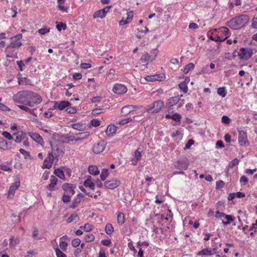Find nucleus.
<instances>
[{
    "label": "nucleus",
    "instance_id": "e2e57ef3",
    "mask_svg": "<svg viewBox=\"0 0 257 257\" xmlns=\"http://www.w3.org/2000/svg\"><path fill=\"white\" fill-rule=\"evenodd\" d=\"M91 123L92 125L94 127L98 126L100 125L99 121L96 119H93L91 121Z\"/></svg>",
    "mask_w": 257,
    "mask_h": 257
},
{
    "label": "nucleus",
    "instance_id": "9b49d317",
    "mask_svg": "<svg viewBox=\"0 0 257 257\" xmlns=\"http://www.w3.org/2000/svg\"><path fill=\"white\" fill-rule=\"evenodd\" d=\"M54 159V156L51 153H49L47 158L45 159L42 168L50 169L52 166Z\"/></svg>",
    "mask_w": 257,
    "mask_h": 257
},
{
    "label": "nucleus",
    "instance_id": "0e129e2a",
    "mask_svg": "<svg viewBox=\"0 0 257 257\" xmlns=\"http://www.w3.org/2000/svg\"><path fill=\"white\" fill-rule=\"evenodd\" d=\"M225 214L222 212H220L219 211H216L215 217L217 218H221L224 217Z\"/></svg>",
    "mask_w": 257,
    "mask_h": 257
},
{
    "label": "nucleus",
    "instance_id": "c03bdc74",
    "mask_svg": "<svg viewBox=\"0 0 257 257\" xmlns=\"http://www.w3.org/2000/svg\"><path fill=\"white\" fill-rule=\"evenodd\" d=\"M56 28L59 31H61L62 30H65L66 29V25L62 22H57Z\"/></svg>",
    "mask_w": 257,
    "mask_h": 257
},
{
    "label": "nucleus",
    "instance_id": "a18cd8bd",
    "mask_svg": "<svg viewBox=\"0 0 257 257\" xmlns=\"http://www.w3.org/2000/svg\"><path fill=\"white\" fill-rule=\"evenodd\" d=\"M95 237L92 234H87L84 238V239L86 242H91L94 240Z\"/></svg>",
    "mask_w": 257,
    "mask_h": 257
},
{
    "label": "nucleus",
    "instance_id": "5fc2aeb1",
    "mask_svg": "<svg viewBox=\"0 0 257 257\" xmlns=\"http://www.w3.org/2000/svg\"><path fill=\"white\" fill-rule=\"evenodd\" d=\"M238 163L239 160L237 159H235L229 163V164H228V167L232 168L235 165H237Z\"/></svg>",
    "mask_w": 257,
    "mask_h": 257
},
{
    "label": "nucleus",
    "instance_id": "680f3d73",
    "mask_svg": "<svg viewBox=\"0 0 257 257\" xmlns=\"http://www.w3.org/2000/svg\"><path fill=\"white\" fill-rule=\"evenodd\" d=\"M74 138H75V136H69L65 138V140L63 141L65 143H69L70 142H73L75 141V140H74Z\"/></svg>",
    "mask_w": 257,
    "mask_h": 257
},
{
    "label": "nucleus",
    "instance_id": "412c9836",
    "mask_svg": "<svg viewBox=\"0 0 257 257\" xmlns=\"http://www.w3.org/2000/svg\"><path fill=\"white\" fill-rule=\"evenodd\" d=\"M164 78L165 76L163 75H153L146 76L145 79L148 81H162Z\"/></svg>",
    "mask_w": 257,
    "mask_h": 257
},
{
    "label": "nucleus",
    "instance_id": "2f4dec72",
    "mask_svg": "<svg viewBox=\"0 0 257 257\" xmlns=\"http://www.w3.org/2000/svg\"><path fill=\"white\" fill-rule=\"evenodd\" d=\"M105 15L104 12V10H99L96 11L93 14V17L94 19L101 18L102 19L105 17Z\"/></svg>",
    "mask_w": 257,
    "mask_h": 257
},
{
    "label": "nucleus",
    "instance_id": "4d7b16f0",
    "mask_svg": "<svg viewBox=\"0 0 257 257\" xmlns=\"http://www.w3.org/2000/svg\"><path fill=\"white\" fill-rule=\"evenodd\" d=\"M221 121L223 123L229 124L230 122V119L226 115L222 117Z\"/></svg>",
    "mask_w": 257,
    "mask_h": 257
},
{
    "label": "nucleus",
    "instance_id": "cd10ccee",
    "mask_svg": "<svg viewBox=\"0 0 257 257\" xmlns=\"http://www.w3.org/2000/svg\"><path fill=\"white\" fill-rule=\"evenodd\" d=\"M50 181L51 183L49 185V188L50 190H52L56 185L58 182V179L55 176H51L50 178Z\"/></svg>",
    "mask_w": 257,
    "mask_h": 257
},
{
    "label": "nucleus",
    "instance_id": "a19ab883",
    "mask_svg": "<svg viewBox=\"0 0 257 257\" xmlns=\"http://www.w3.org/2000/svg\"><path fill=\"white\" fill-rule=\"evenodd\" d=\"M72 127L78 131H81L83 130L84 126L82 123H76L72 124Z\"/></svg>",
    "mask_w": 257,
    "mask_h": 257
},
{
    "label": "nucleus",
    "instance_id": "37998d69",
    "mask_svg": "<svg viewBox=\"0 0 257 257\" xmlns=\"http://www.w3.org/2000/svg\"><path fill=\"white\" fill-rule=\"evenodd\" d=\"M108 175V170L106 169H104L102 170L101 173L100 174V178L102 180H104Z\"/></svg>",
    "mask_w": 257,
    "mask_h": 257
},
{
    "label": "nucleus",
    "instance_id": "774afa93",
    "mask_svg": "<svg viewBox=\"0 0 257 257\" xmlns=\"http://www.w3.org/2000/svg\"><path fill=\"white\" fill-rule=\"evenodd\" d=\"M251 27L257 29V18H254L252 21Z\"/></svg>",
    "mask_w": 257,
    "mask_h": 257
},
{
    "label": "nucleus",
    "instance_id": "4c0bfd02",
    "mask_svg": "<svg viewBox=\"0 0 257 257\" xmlns=\"http://www.w3.org/2000/svg\"><path fill=\"white\" fill-rule=\"evenodd\" d=\"M195 67L194 64L193 63H190L188 65H187L185 68L183 70V72L184 74H187L189 72L193 69Z\"/></svg>",
    "mask_w": 257,
    "mask_h": 257
},
{
    "label": "nucleus",
    "instance_id": "473e14b6",
    "mask_svg": "<svg viewBox=\"0 0 257 257\" xmlns=\"http://www.w3.org/2000/svg\"><path fill=\"white\" fill-rule=\"evenodd\" d=\"M54 174L59 178L65 180V177L63 171L60 169H57L54 170Z\"/></svg>",
    "mask_w": 257,
    "mask_h": 257
},
{
    "label": "nucleus",
    "instance_id": "9d476101",
    "mask_svg": "<svg viewBox=\"0 0 257 257\" xmlns=\"http://www.w3.org/2000/svg\"><path fill=\"white\" fill-rule=\"evenodd\" d=\"M238 141L241 146H246L248 145L247 134L243 131H239L238 132Z\"/></svg>",
    "mask_w": 257,
    "mask_h": 257
},
{
    "label": "nucleus",
    "instance_id": "a211bd4d",
    "mask_svg": "<svg viewBox=\"0 0 257 257\" xmlns=\"http://www.w3.org/2000/svg\"><path fill=\"white\" fill-rule=\"evenodd\" d=\"M14 141L17 143H20L24 139L26 136V134L23 131H19L13 134Z\"/></svg>",
    "mask_w": 257,
    "mask_h": 257
},
{
    "label": "nucleus",
    "instance_id": "b1692460",
    "mask_svg": "<svg viewBox=\"0 0 257 257\" xmlns=\"http://www.w3.org/2000/svg\"><path fill=\"white\" fill-rule=\"evenodd\" d=\"M89 135L90 134L89 132L80 133L74 135L75 137L74 140H75V141L83 140L87 138Z\"/></svg>",
    "mask_w": 257,
    "mask_h": 257
},
{
    "label": "nucleus",
    "instance_id": "f704fd0d",
    "mask_svg": "<svg viewBox=\"0 0 257 257\" xmlns=\"http://www.w3.org/2000/svg\"><path fill=\"white\" fill-rule=\"evenodd\" d=\"M105 231L108 235H110L113 232L114 229L111 224H106L105 227Z\"/></svg>",
    "mask_w": 257,
    "mask_h": 257
},
{
    "label": "nucleus",
    "instance_id": "6e6d98bb",
    "mask_svg": "<svg viewBox=\"0 0 257 257\" xmlns=\"http://www.w3.org/2000/svg\"><path fill=\"white\" fill-rule=\"evenodd\" d=\"M65 111L69 113H75L77 112V109L75 107H68Z\"/></svg>",
    "mask_w": 257,
    "mask_h": 257
},
{
    "label": "nucleus",
    "instance_id": "c85d7f7f",
    "mask_svg": "<svg viewBox=\"0 0 257 257\" xmlns=\"http://www.w3.org/2000/svg\"><path fill=\"white\" fill-rule=\"evenodd\" d=\"M125 220L124 215L123 213L119 212L117 214V221L118 224L122 225L124 223Z\"/></svg>",
    "mask_w": 257,
    "mask_h": 257
},
{
    "label": "nucleus",
    "instance_id": "4468645a",
    "mask_svg": "<svg viewBox=\"0 0 257 257\" xmlns=\"http://www.w3.org/2000/svg\"><path fill=\"white\" fill-rule=\"evenodd\" d=\"M105 148L104 142L101 141L96 144H94L92 147V151L95 154H98L102 152Z\"/></svg>",
    "mask_w": 257,
    "mask_h": 257
},
{
    "label": "nucleus",
    "instance_id": "338daca9",
    "mask_svg": "<svg viewBox=\"0 0 257 257\" xmlns=\"http://www.w3.org/2000/svg\"><path fill=\"white\" fill-rule=\"evenodd\" d=\"M0 167L3 170L5 171L10 172L12 170V169L9 167H8V166H7L6 165L1 164L0 165Z\"/></svg>",
    "mask_w": 257,
    "mask_h": 257
},
{
    "label": "nucleus",
    "instance_id": "864d4df0",
    "mask_svg": "<svg viewBox=\"0 0 257 257\" xmlns=\"http://www.w3.org/2000/svg\"><path fill=\"white\" fill-rule=\"evenodd\" d=\"M59 246L62 250H65L67 249L68 244L63 240H60Z\"/></svg>",
    "mask_w": 257,
    "mask_h": 257
},
{
    "label": "nucleus",
    "instance_id": "f3484780",
    "mask_svg": "<svg viewBox=\"0 0 257 257\" xmlns=\"http://www.w3.org/2000/svg\"><path fill=\"white\" fill-rule=\"evenodd\" d=\"M70 105V103L67 101H55V104L54 105V108L62 110L64 108L68 107Z\"/></svg>",
    "mask_w": 257,
    "mask_h": 257
},
{
    "label": "nucleus",
    "instance_id": "1a4fd4ad",
    "mask_svg": "<svg viewBox=\"0 0 257 257\" xmlns=\"http://www.w3.org/2000/svg\"><path fill=\"white\" fill-rule=\"evenodd\" d=\"M174 165L176 169L185 170L187 169L189 163L187 159H183L178 160Z\"/></svg>",
    "mask_w": 257,
    "mask_h": 257
},
{
    "label": "nucleus",
    "instance_id": "f8f14e48",
    "mask_svg": "<svg viewBox=\"0 0 257 257\" xmlns=\"http://www.w3.org/2000/svg\"><path fill=\"white\" fill-rule=\"evenodd\" d=\"M63 190L68 194L72 196L75 193L76 186L72 184L64 183L62 185Z\"/></svg>",
    "mask_w": 257,
    "mask_h": 257
},
{
    "label": "nucleus",
    "instance_id": "e433bc0d",
    "mask_svg": "<svg viewBox=\"0 0 257 257\" xmlns=\"http://www.w3.org/2000/svg\"><path fill=\"white\" fill-rule=\"evenodd\" d=\"M20 242L19 238H15L14 236H11L10 239V245L12 246H15Z\"/></svg>",
    "mask_w": 257,
    "mask_h": 257
},
{
    "label": "nucleus",
    "instance_id": "f03ea898",
    "mask_svg": "<svg viewBox=\"0 0 257 257\" xmlns=\"http://www.w3.org/2000/svg\"><path fill=\"white\" fill-rule=\"evenodd\" d=\"M31 91H22L18 92L13 97L14 100L16 102L21 103L28 106L33 105V103H28V99L31 96Z\"/></svg>",
    "mask_w": 257,
    "mask_h": 257
},
{
    "label": "nucleus",
    "instance_id": "4be33fe9",
    "mask_svg": "<svg viewBox=\"0 0 257 257\" xmlns=\"http://www.w3.org/2000/svg\"><path fill=\"white\" fill-rule=\"evenodd\" d=\"M141 151H140V148H139L135 152L134 157L132 159V164L136 165L137 164L138 161L141 159Z\"/></svg>",
    "mask_w": 257,
    "mask_h": 257
},
{
    "label": "nucleus",
    "instance_id": "052dcab7",
    "mask_svg": "<svg viewBox=\"0 0 257 257\" xmlns=\"http://www.w3.org/2000/svg\"><path fill=\"white\" fill-rule=\"evenodd\" d=\"M3 135L5 138H6L9 140H11L13 139V138L12 137L11 134L6 131L4 132L3 133Z\"/></svg>",
    "mask_w": 257,
    "mask_h": 257
},
{
    "label": "nucleus",
    "instance_id": "39448f33",
    "mask_svg": "<svg viewBox=\"0 0 257 257\" xmlns=\"http://www.w3.org/2000/svg\"><path fill=\"white\" fill-rule=\"evenodd\" d=\"M252 50L248 48H241L238 53L239 58L247 60L253 55Z\"/></svg>",
    "mask_w": 257,
    "mask_h": 257
},
{
    "label": "nucleus",
    "instance_id": "a878e982",
    "mask_svg": "<svg viewBox=\"0 0 257 257\" xmlns=\"http://www.w3.org/2000/svg\"><path fill=\"white\" fill-rule=\"evenodd\" d=\"M88 172L92 175H96L99 173L97 167L95 165H90L88 168Z\"/></svg>",
    "mask_w": 257,
    "mask_h": 257
},
{
    "label": "nucleus",
    "instance_id": "8fccbe9b",
    "mask_svg": "<svg viewBox=\"0 0 257 257\" xmlns=\"http://www.w3.org/2000/svg\"><path fill=\"white\" fill-rule=\"evenodd\" d=\"M78 217L77 214L76 213L72 214L71 215L67 220V222L71 223L73 221L75 220Z\"/></svg>",
    "mask_w": 257,
    "mask_h": 257
},
{
    "label": "nucleus",
    "instance_id": "423d86ee",
    "mask_svg": "<svg viewBox=\"0 0 257 257\" xmlns=\"http://www.w3.org/2000/svg\"><path fill=\"white\" fill-rule=\"evenodd\" d=\"M220 32L224 34L225 37L218 34V35L214 36L213 41L216 42H223L229 36V30L226 27H221L220 29Z\"/></svg>",
    "mask_w": 257,
    "mask_h": 257
},
{
    "label": "nucleus",
    "instance_id": "09e8293b",
    "mask_svg": "<svg viewBox=\"0 0 257 257\" xmlns=\"http://www.w3.org/2000/svg\"><path fill=\"white\" fill-rule=\"evenodd\" d=\"M133 120V118L132 117H128L123 119L121 120L118 123V124L120 125H124L129 122H131Z\"/></svg>",
    "mask_w": 257,
    "mask_h": 257
},
{
    "label": "nucleus",
    "instance_id": "3c124183",
    "mask_svg": "<svg viewBox=\"0 0 257 257\" xmlns=\"http://www.w3.org/2000/svg\"><path fill=\"white\" fill-rule=\"evenodd\" d=\"M80 240L78 238H75L72 240V245L74 247H76L78 246L80 243Z\"/></svg>",
    "mask_w": 257,
    "mask_h": 257
},
{
    "label": "nucleus",
    "instance_id": "de8ad7c7",
    "mask_svg": "<svg viewBox=\"0 0 257 257\" xmlns=\"http://www.w3.org/2000/svg\"><path fill=\"white\" fill-rule=\"evenodd\" d=\"M57 257H67L66 255L63 253L59 248H56L55 249Z\"/></svg>",
    "mask_w": 257,
    "mask_h": 257
},
{
    "label": "nucleus",
    "instance_id": "bb28decb",
    "mask_svg": "<svg viewBox=\"0 0 257 257\" xmlns=\"http://www.w3.org/2000/svg\"><path fill=\"white\" fill-rule=\"evenodd\" d=\"M18 80L19 85H28L31 83L30 80L27 77H18Z\"/></svg>",
    "mask_w": 257,
    "mask_h": 257
},
{
    "label": "nucleus",
    "instance_id": "69168bd1",
    "mask_svg": "<svg viewBox=\"0 0 257 257\" xmlns=\"http://www.w3.org/2000/svg\"><path fill=\"white\" fill-rule=\"evenodd\" d=\"M49 32V29L47 28H42L38 30V32L41 35H44Z\"/></svg>",
    "mask_w": 257,
    "mask_h": 257
},
{
    "label": "nucleus",
    "instance_id": "c9c22d12",
    "mask_svg": "<svg viewBox=\"0 0 257 257\" xmlns=\"http://www.w3.org/2000/svg\"><path fill=\"white\" fill-rule=\"evenodd\" d=\"M83 184L86 187H88L91 190L94 189L95 184L90 179L86 180Z\"/></svg>",
    "mask_w": 257,
    "mask_h": 257
},
{
    "label": "nucleus",
    "instance_id": "ea45409f",
    "mask_svg": "<svg viewBox=\"0 0 257 257\" xmlns=\"http://www.w3.org/2000/svg\"><path fill=\"white\" fill-rule=\"evenodd\" d=\"M225 219L227 220V221H222V223L224 225H227L230 223L231 222L233 221L234 219L232 216L229 215L225 214L224 217Z\"/></svg>",
    "mask_w": 257,
    "mask_h": 257
},
{
    "label": "nucleus",
    "instance_id": "ddd939ff",
    "mask_svg": "<svg viewBox=\"0 0 257 257\" xmlns=\"http://www.w3.org/2000/svg\"><path fill=\"white\" fill-rule=\"evenodd\" d=\"M112 90L115 94H122L125 93L127 89L126 87L123 84H116L113 86Z\"/></svg>",
    "mask_w": 257,
    "mask_h": 257
},
{
    "label": "nucleus",
    "instance_id": "aec40b11",
    "mask_svg": "<svg viewBox=\"0 0 257 257\" xmlns=\"http://www.w3.org/2000/svg\"><path fill=\"white\" fill-rule=\"evenodd\" d=\"M216 253V249L215 248L211 249V248H204L201 250L200 251L198 252L196 255L198 256L199 255H212Z\"/></svg>",
    "mask_w": 257,
    "mask_h": 257
},
{
    "label": "nucleus",
    "instance_id": "20e7f679",
    "mask_svg": "<svg viewBox=\"0 0 257 257\" xmlns=\"http://www.w3.org/2000/svg\"><path fill=\"white\" fill-rule=\"evenodd\" d=\"M164 105V103L162 100H157L152 104L146 106V109L147 112L151 113L159 112L161 110Z\"/></svg>",
    "mask_w": 257,
    "mask_h": 257
},
{
    "label": "nucleus",
    "instance_id": "58836bf2",
    "mask_svg": "<svg viewBox=\"0 0 257 257\" xmlns=\"http://www.w3.org/2000/svg\"><path fill=\"white\" fill-rule=\"evenodd\" d=\"M217 93L222 97H225L226 95L225 88L224 87L218 88L217 89Z\"/></svg>",
    "mask_w": 257,
    "mask_h": 257
},
{
    "label": "nucleus",
    "instance_id": "f257e3e1",
    "mask_svg": "<svg viewBox=\"0 0 257 257\" xmlns=\"http://www.w3.org/2000/svg\"><path fill=\"white\" fill-rule=\"evenodd\" d=\"M248 21L247 15H242L232 19L227 23V25L233 30H237L243 27Z\"/></svg>",
    "mask_w": 257,
    "mask_h": 257
},
{
    "label": "nucleus",
    "instance_id": "6e6552de",
    "mask_svg": "<svg viewBox=\"0 0 257 257\" xmlns=\"http://www.w3.org/2000/svg\"><path fill=\"white\" fill-rule=\"evenodd\" d=\"M30 95L31 96H30L28 99V103L33 104V105L30 106L31 107H33L42 102V98L39 94L31 91Z\"/></svg>",
    "mask_w": 257,
    "mask_h": 257
},
{
    "label": "nucleus",
    "instance_id": "0eeeda50",
    "mask_svg": "<svg viewBox=\"0 0 257 257\" xmlns=\"http://www.w3.org/2000/svg\"><path fill=\"white\" fill-rule=\"evenodd\" d=\"M20 186V181L19 178H17L15 179V182L13 183L10 186L8 194V197L9 198H13L15 191L19 188Z\"/></svg>",
    "mask_w": 257,
    "mask_h": 257
},
{
    "label": "nucleus",
    "instance_id": "6ab92c4d",
    "mask_svg": "<svg viewBox=\"0 0 257 257\" xmlns=\"http://www.w3.org/2000/svg\"><path fill=\"white\" fill-rule=\"evenodd\" d=\"M183 95H181L180 96H177L170 98L167 100L166 105L168 107H171L173 106L174 105H175L179 102L180 98Z\"/></svg>",
    "mask_w": 257,
    "mask_h": 257
},
{
    "label": "nucleus",
    "instance_id": "603ef678",
    "mask_svg": "<svg viewBox=\"0 0 257 257\" xmlns=\"http://www.w3.org/2000/svg\"><path fill=\"white\" fill-rule=\"evenodd\" d=\"M181 118V116L180 114L177 113L171 115V119L176 121H180Z\"/></svg>",
    "mask_w": 257,
    "mask_h": 257
},
{
    "label": "nucleus",
    "instance_id": "7ed1b4c3",
    "mask_svg": "<svg viewBox=\"0 0 257 257\" xmlns=\"http://www.w3.org/2000/svg\"><path fill=\"white\" fill-rule=\"evenodd\" d=\"M158 50L157 49H153L151 51L150 53H144L140 60L142 63H146L149 64L151 63L157 56Z\"/></svg>",
    "mask_w": 257,
    "mask_h": 257
},
{
    "label": "nucleus",
    "instance_id": "c756f323",
    "mask_svg": "<svg viewBox=\"0 0 257 257\" xmlns=\"http://www.w3.org/2000/svg\"><path fill=\"white\" fill-rule=\"evenodd\" d=\"M0 149L4 150L11 149V148L9 147L7 142L2 138H0Z\"/></svg>",
    "mask_w": 257,
    "mask_h": 257
},
{
    "label": "nucleus",
    "instance_id": "2eb2a0df",
    "mask_svg": "<svg viewBox=\"0 0 257 257\" xmlns=\"http://www.w3.org/2000/svg\"><path fill=\"white\" fill-rule=\"evenodd\" d=\"M119 184L120 182L117 179H112L110 181H106L104 183L105 187L110 189H113L116 188Z\"/></svg>",
    "mask_w": 257,
    "mask_h": 257
},
{
    "label": "nucleus",
    "instance_id": "dca6fc26",
    "mask_svg": "<svg viewBox=\"0 0 257 257\" xmlns=\"http://www.w3.org/2000/svg\"><path fill=\"white\" fill-rule=\"evenodd\" d=\"M29 135L33 140L41 145L42 146H43L44 142L41 136L39 134L36 133H29Z\"/></svg>",
    "mask_w": 257,
    "mask_h": 257
},
{
    "label": "nucleus",
    "instance_id": "bf43d9fd",
    "mask_svg": "<svg viewBox=\"0 0 257 257\" xmlns=\"http://www.w3.org/2000/svg\"><path fill=\"white\" fill-rule=\"evenodd\" d=\"M63 4L62 3H58L57 7L58 9L63 12H67V9L64 7L63 5Z\"/></svg>",
    "mask_w": 257,
    "mask_h": 257
},
{
    "label": "nucleus",
    "instance_id": "393cba45",
    "mask_svg": "<svg viewBox=\"0 0 257 257\" xmlns=\"http://www.w3.org/2000/svg\"><path fill=\"white\" fill-rule=\"evenodd\" d=\"M134 110V107L132 106V105H128L123 106L121 108V113L122 115H126Z\"/></svg>",
    "mask_w": 257,
    "mask_h": 257
},
{
    "label": "nucleus",
    "instance_id": "5701e85b",
    "mask_svg": "<svg viewBox=\"0 0 257 257\" xmlns=\"http://www.w3.org/2000/svg\"><path fill=\"white\" fill-rule=\"evenodd\" d=\"M127 17L126 19H124V18H122L121 21L119 22V25H124L127 24H128L130 23V22L132 21L133 18V11H131L130 12H128L127 14Z\"/></svg>",
    "mask_w": 257,
    "mask_h": 257
},
{
    "label": "nucleus",
    "instance_id": "7c9ffc66",
    "mask_svg": "<svg viewBox=\"0 0 257 257\" xmlns=\"http://www.w3.org/2000/svg\"><path fill=\"white\" fill-rule=\"evenodd\" d=\"M116 131V126L113 124H110L107 126V128L106 131V133L107 135H111L115 133Z\"/></svg>",
    "mask_w": 257,
    "mask_h": 257
},
{
    "label": "nucleus",
    "instance_id": "13d9d810",
    "mask_svg": "<svg viewBox=\"0 0 257 257\" xmlns=\"http://www.w3.org/2000/svg\"><path fill=\"white\" fill-rule=\"evenodd\" d=\"M70 195L64 194L62 197V201L65 203H68L70 201Z\"/></svg>",
    "mask_w": 257,
    "mask_h": 257
},
{
    "label": "nucleus",
    "instance_id": "72a5a7b5",
    "mask_svg": "<svg viewBox=\"0 0 257 257\" xmlns=\"http://www.w3.org/2000/svg\"><path fill=\"white\" fill-rule=\"evenodd\" d=\"M53 153L54 156L58 159V157L63 156L64 152L61 149L57 148L56 150H53Z\"/></svg>",
    "mask_w": 257,
    "mask_h": 257
},
{
    "label": "nucleus",
    "instance_id": "49530a36",
    "mask_svg": "<svg viewBox=\"0 0 257 257\" xmlns=\"http://www.w3.org/2000/svg\"><path fill=\"white\" fill-rule=\"evenodd\" d=\"M21 45H22V43H21V42H19V41L14 42V41H13L8 47H9L13 48H15L19 47L20 46H21Z\"/></svg>",
    "mask_w": 257,
    "mask_h": 257
},
{
    "label": "nucleus",
    "instance_id": "79ce46f5",
    "mask_svg": "<svg viewBox=\"0 0 257 257\" xmlns=\"http://www.w3.org/2000/svg\"><path fill=\"white\" fill-rule=\"evenodd\" d=\"M180 89L184 93H187L188 91L187 85L185 84V83L181 82L179 84Z\"/></svg>",
    "mask_w": 257,
    "mask_h": 257
}]
</instances>
